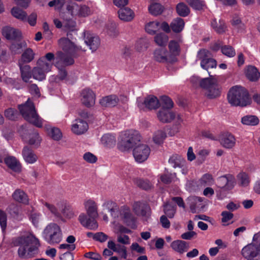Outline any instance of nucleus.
<instances>
[{
    "mask_svg": "<svg viewBox=\"0 0 260 260\" xmlns=\"http://www.w3.org/2000/svg\"><path fill=\"white\" fill-rule=\"evenodd\" d=\"M141 136L136 131H128L121 134L118 147L122 151H128L140 143Z\"/></svg>",
    "mask_w": 260,
    "mask_h": 260,
    "instance_id": "4",
    "label": "nucleus"
},
{
    "mask_svg": "<svg viewBox=\"0 0 260 260\" xmlns=\"http://www.w3.org/2000/svg\"><path fill=\"white\" fill-rule=\"evenodd\" d=\"M42 139L37 133L31 134L28 140V144L31 145L38 146L41 143Z\"/></svg>",
    "mask_w": 260,
    "mask_h": 260,
    "instance_id": "60",
    "label": "nucleus"
},
{
    "mask_svg": "<svg viewBox=\"0 0 260 260\" xmlns=\"http://www.w3.org/2000/svg\"><path fill=\"white\" fill-rule=\"evenodd\" d=\"M153 58L158 62H167L170 60V54L166 48H158L153 51Z\"/></svg>",
    "mask_w": 260,
    "mask_h": 260,
    "instance_id": "17",
    "label": "nucleus"
},
{
    "mask_svg": "<svg viewBox=\"0 0 260 260\" xmlns=\"http://www.w3.org/2000/svg\"><path fill=\"white\" fill-rule=\"evenodd\" d=\"M75 54L71 55L66 52L58 51L56 53L55 66L58 68H64L66 66L72 65L74 63V57Z\"/></svg>",
    "mask_w": 260,
    "mask_h": 260,
    "instance_id": "13",
    "label": "nucleus"
},
{
    "mask_svg": "<svg viewBox=\"0 0 260 260\" xmlns=\"http://www.w3.org/2000/svg\"><path fill=\"white\" fill-rule=\"evenodd\" d=\"M211 25L213 28L218 34H222L225 31L226 27L225 23L222 20L218 21L214 19L211 22Z\"/></svg>",
    "mask_w": 260,
    "mask_h": 260,
    "instance_id": "42",
    "label": "nucleus"
},
{
    "mask_svg": "<svg viewBox=\"0 0 260 260\" xmlns=\"http://www.w3.org/2000/svg\"><path fill=\"white\" fill-rule=\"evenodd\" d=\"M25 45L24 43L18 41L12 43L10 46V49L13 54H19L21 52L22 48Z\"/></svg>",
    "mask_w": 260,
    "mask_h": 260,
    "instance_id": "53",
    "label": "nucleus"
},
{
    "mask_svg": "<svg viewBox=\"0 0 260 260\" xmlns=\"http://www.w3.org/2000/svg\"><path fill=\"white\" fill-rule=\"evenodd\" d=\"M18 66L20 68L23 81L25 82H28L31 77L30 67L29 65H23L21 62H18Z\"/></svg>",
    "mask_w": 260,
    "mask_h": 260,
    "instance_id": "34",
    "label": "nucleus"
},
{
    "mask_svg": "<svg viewBox=\"0 0 260 260\" xmlns=\"http://www.w3.org/2000/svg\"><path fill=\"white\" fill-rule=\"evenodd\" d=\"M182 42L180 37H178L177 40H171L169 44L170 52L174 55H177L179 54L180 43Z\"/></svg>",
    "mask_w": 260,
    "mask_h": 260,
    "instance_id": "36",
    "label": "nucleus"
},
{
    "mask_svg": "<svg viewBox=\"0 0 260 260\" xmlns=\"http://www.w3.org/2000/svg\"><path fill=\"white\" fill-rule=\"evenodd\" d=\"M35 57V53L30 48L26 49L21 55V59L18 62L23 63H28L31 61Z\"/></svg>",
    "mask_w": 260,
    "mask_h": 260,
    "instance_id": "39",
    "label": "nucleus"
},
{
    "mask_svg": "<svg viewBox=\"0 0 260 260\" xmlns=\"http://www.w3.org/2000/svg\"><path fill=\"white\" fill-rule=\"evenodd\" d=\"M42 204L55 216L58 217L60 216V213L59 212L57 208L54 205L46 202H43Z\"/></svg>",
    "mask_w": 260,
    "mask_h": 260,
    "instance_id": "59",
    "label": "nucleus"
},
{
    "mask_svg": "<svg viewBox=\"0 0 260 260\" xmlns=\"http://www.w3.org/2000/svg\"><path fill=\"white\" fill-rule=\"evenodd\" d=\"M235 136L230 133L223 134L220 138V144L225 148L232 149L236 144Z\"/></svg>",
    "mask_w": 260,
    "mask_h": 260,
    "instance_id": "23",
    "label": "nucleus"
},
{
    "mask_svg": "<svg viewBox=\"0 0 260 260\" xmlns=\"http://www.w3.org/2000/svg\"><path fill=\"white\" fill-rule=\"evenodd\" d=\"M135 182L138 187L145 190L149 189L152 187V184L147 180H144L139 179L136 180Z\"/></svg>",
    "mask_w": 260,
    "mask_h": 260,
    "instance_id": "58",
    "label": "nucleus"
},
{
    "mask_svg": "<svg viewBox=\"0 0 260 260\" xmlns=\"http://www.w3.org/2000/svg\"><path fill=\"white\" fill-rule=\"evenodd\" d=\"M118 17L123 21H131L134 17V12L128 7H123L120 8L118 11Z\"/></svg>",
    "mask_w": 260,
    "mask_h": 260,
    "instance_id": "28",
    "label": "nucleus"
},
{
    "mask_svg": "<svg viewBox=\"0 0 260 260\" xmlns=\"http://www.w3.org/2000/svg\"><path fill=\"white\" fill-rule=\"evenodd\" d=\"M169 38L168 36L164 33L157 34L154 38L155 43L160 46H165Z\"/></svg>",
    "mask_w": 260,
    "mask_h": 260,
    "instance_id": "45",
    "label": "nucleus"
},
{
    "mask_svg": "<svg viewBox=\"0 0 260 260\" xmlns=\"http://www.w3.org/2000/svg\"><path fill=\"white\" fill-rule=\"evenodd\" d=\"M117 25L114 22H110L107 26V32L111 36H115L117 35L116 29Z\"/></svg>",
    "mask_w": 260,
    "mask_h": 260,
    "instance_id": "62",
    "label": "nucleus"
},
{
    "mask_svg": "<svg viewBox=\"0 0 260 260\" xmlns=\"http://www.w3.org/2000/svg\"><path fill=\"white\" fill-rule=\"evenodd\" d=\"M5 162L13 171L17 172L20 171L21 165L15 157L8 156L6 157Z\"/></svg>",
    "mask_w": 260,
    "mask_h": 260,
    "instance_id": "30",
    "label": "nucleus"
},
{
    "mask_svg": "<svg viewBox=\"0 0 260 260\" xmlns=\"http://www.w3.org/2000/svg\"><path fill=\"white\" fill-rule=\"evenodd\" d=\"M169 161L173 168H181L183 166L185 160L181 156L175 154L171 157Z\"/></svg>",
    "mask_w": 260,
    "mask_h": 260,
    "instance_id": "41",
    "label": "nucleus"
},
{
    "mask_svg": "<svg viewBox=\"0 0 260 260\" xmlns=\"http://www.w3.org/2000/svg\"><path fill=\"white\" fill-rule=\"evenodd\" d=\"M2 31L4 37L9 40H18L21 37V33L18 29L10 26L3 27Z\"/></svg>",
    "mask_w": 260,
    "mask_h": 260,
    "instance_id": "22",
    "label": "nucleus"
},
{
    "mask_svg": "<svg viewBox=\"0 0 260 260\" xmlns=\"http://www.w3.org/2000/svg\"><path fill=\"white\" fill-rule=\"evenodd\" d=\"M176 177L175 174H172L169 173H164L160 176V181L164 184H170L174 181Z\"/></svg>",
    "mask_w": 260,
    "mask_h": 260,
    "instance_id": "54",
    "label": "nucleus"
},
{
    "mask_svg": "<svg viewBox=\"0 0 260 260\" xmlns=\"http://www.w3.org/2000/svg\"><path fill=\"white\" fill-rule=\"evenodd\" d=\"M84 207L86 214L82 213L78 217L80 223L84 227L90 230H96L98 224L96 219L99 216L98 205L91 199L87 200L84 202Z\"/></svg>",
    "mask_w": 260,
    "mask_h": 260,
    "instance_id": "2",
    "label": "nucleus"
},
{
    "mask_svg": "<svg viewBox=\"0 0 260 260\" xmlns=\"http://www.w3.org/2000/svg\"><path fill=\"white\" fill-rule=\"evenodd\" d=\"M102 143L106 146L112 147L115 144V137L110 134H105L101 138Z\"/></svg>",
    "mask_w": 260,
    "mask_h": 260,
    "instance_id": "48",
    "label": "nucleus"
},
{
    "mask_svg": "<svg viewBox=\"0 0 260 260\" xmlns=\"http://www.w3.org/2000/svg\"><path fill=\"white\" fill-rule=\"evenodd\" d=\"M119 99L115 95H110L103 98L100 101L101 106L104 108L115 106L118 103Z\"/></svg>",
    "mask_w": 260,
    "mask_h": 260,
    "instance_id": "29",
    "label": "nucleus"
},
{
    "mask_svg": "<svg viewBox=\"0 0 260 260\" xmlns=\"http://www.w3.org/2000/svg\"><path fill=\"white\" fill-rule=\"evenodd\" d=\"M239 184L242 186H247L250 182L248 175L245 173H241L238 176Z\"/></svg>",
    "mask_w": 260,
    "mask_h": 260,
    "instance_id": "57",
    "label": "nucleus"
},
{
    "mask_svg": "<svg viewBox=\"0 0 260 260\" xmlns=\"http://www.w3.org/2000/svg\"><path fill=\"white\" fill-rule=\"evenodd\" d=\"M164 7L157 3H153L150 5L148 10L150 14L157 16L162 13L164 11Z\"/></svg>",
    "mask_w": 260,
    "mask_h": 260,
    "instance_id": "43",
    "label": "nucleus"
},
{
    "mask_svg": "<svg viewBox=\"0 0 260 260\" xmlns=\"http://www.w3.org/2000/svg\"><path fill=\"white\" fill-rule=\"evenodd\" d=\"M14 246L19 247L18 255L21 258H28L34 256L38 252L40 246L38 238L31 232H25L12 239Z\"/></svg>",
    "mask_w": 260,
    "mask_h": 260,
    "instance_id": "1",
    "label": "nucleus"
},
{
    "mask_svg": "<svg viewBox=\"0 0 260 260\" xmlns=\"http://www.w3.org/2000/svg\"><path fill=\"white\" fill-rule=\"evenodd\" d=\"M213 183V179L211 175L204 174L200 180V184L202 186H210Z\"/></svg>",
    "mask_w": 260,
    "mask_h": 260,
    "instance_id": "52",
    "label": "nucleus"
},
{
    "mask_svg": "<svg viewBox=\"0 0 260 260\" xmlns=\"http://www.w3.org/2000/svg\"><path fill=\"white\" fill-rule=\"evenodd\" d=\"M13 199L19 203L27 204L28 203V198L27 194L20 189H16L12 194Z\"/></svg>",
    "mask_w": 260,
    "mask_h": 260,
    "instance_id": "32",
    "label": "nucleus"
},
{
    "mask_svg": "<svg viewBox=\"0 0 260 260\" xmlns=\"http://www.w3.org/2000/svg\"><path fill=\"white\" fill-rule=\"evenodd\" d=\"M52 65V63L45 61L43 59H39L37 66L31 71L32 77L40 81L44 80L46 77V74L51 71Z\"/></svg>",
    "mask_w": 260,
    "mask_h": 260,
    "instance_id": "8",
    "label": "nucleus"
},
{
    "mask_svg": "<svg viewBox=\"0 0 260 260\" xmlns=\"http://www.w3.org/2000/svg\"><path fill=\"white\" fill-rule=\"evenodd\" d=\"M79 5L75 2L71 1H68L66 4L67 12L72 17H77L79 10Z\"/></svg>",
    "mask_w": 260,
    "mask_h": 260,
    "instance_id": "35",
    "label": "nucleus"
},
{
    "mask_svg": "<svg viewBox=\"0 0 260 260\" xmlns=\"http://www.w3.org/2000/svg\"><path fill=\"white\" fill-rule=\"evenodd\" d=\"M58 44L64 52L72 55L76 54L78 51L81 49L80 47L77 46L71 40L66 39V38L59 39Z\"/></svg>",
    "mask_w": 260,
    "mask_h": 260,
    "instance_id": "14",
    "label": "nucleus"
},
{
    "mask_svg": "<svg viewBox=\"0 0 260 260\" xmlns=\"http://www.w3.org/2000/svg\"><path fill=\"white\" fill-rule=\"evenodd\" d=\"M11 14L13 17L21 20L26 21L27 14L26 12L18 7H15L12 9Z\"/></svg>",
    "mask_w": 260,
    "mask_h": 260,
    "instance_id": "40",
    "label": "nucleus"
},
{
    "mask_svg": "<svg viewBox=\"0 0 260 260\" xmlns=\"http://www.w3.org/2000/svg\"><path fill=\"white\" fill-rule=\"evenodd\" d=\"M184 26V20L181 18H177L174 19L170 24L171 29L175 32H179L181 31Z\"/></svg>",
    "mask_w": 260,
    "mask_h": 260,
    "instance_id": "38",
    "label": "nucleus"
},
{
    "mask_svg": "<svg viewBox=\"0 0 260 260\" xmlns=\"http://www.w3.org/2000/svg\"><path fill=\"white\" fill-rule=\"evenodd\" d=\"M84 42L92 51H96L100 45V38L88 31L84 32Z\"/></svg>",
    "mask_w": 260,
    "mask_h": 260,
    "instance_id": "18",
    "label": "nucleus"
},
{
    "mask_svg": "<svg viewBox=\"0 0 260 260\" xmlns=\"http://www.w3.org/2000/svg\"><path fill=\"white\" fill-rule=\"evenodd\" d=\"M120 214L124 221L127 224L134 221L135 218L131 213L130 209L126 206L121 207Z\"/></svg>",
    "mask_w": 260,
    "mask_h": 260,
    "instance_id": "33",
    "label": "nucleus"
},
{
    "mask_svg": "<svg viewBox=\"0 0 260 260\" xmlns=\"http://www.w3.org/2000/svg\"><path fill=\"white\" fill-rule=\"evenodd\" d=\"M241 253L247 260H260V249L254 242L243 248Z\"/></svg>",
    "mask_w": 260,
    "mask_h": 260,
    "instance_id": "10",
    "label": "nucleus"
},
{
    "mask_svg": "<svg viewBox=\"0 0 260 260\" xmlns=\"http://www.w3.org/2000/svg\"><path fill=\"white\" fill-rule=\"evenodd\" d=\"M170 246L173 250L180 254L186 252L189 248L188 243L186 241L180 240L173 241Z\"/></svg>",
    "mask_w": 260,
    "mask_h": 260,
    "instance_id": "27",
    "label": "nucleus"
},
{
    "mask_svg": "<svg viewBox=\"0 0 260 260\" xmlns=\"http://www.w3.org/2000/svg\"><path fill=\"white\" fill-rule=\"evenodd\" d=\"M157 117L158 119L163 123L171 122L176 117L177 122L180 124L182 121L181 116L170 110L160 108L157 113Z\"/></svg>",
    "mask_w": 260,
    "mask_h": 260,
    "instance_id": "9",
    "label": "nucleus"
},
{
    "mask_svg": "<svg viewBox=\"0 0 260 260\" xmlns=\"http://www.w3.org/2000/svg\"><path fill=\"white\" fill-rule=\"evenodd\" d=\"M43 235L45 240L51 245L59 243L62 239L60 228L55 223L48 224L44 230Z\"/></svg>",
    "mask_w": 260,
    "mask_h": 260,
    "instance_id": "7",
    "label": "nucleus"
},
{
    "mask_svg": "<svg viewBox=\"0 0 260 260\" xmlns=\"http://www.w3.org/2000/svg\"><path fill=\"white\" fill-rule=\"evenodd\" d=\"M166 137L167 134L164 130H157L153 134V140L155 144H160L164 142Z\"/></svg>",
    "mask_w": 260,
    "mask_h": 260,
    "instance_id": "46",
    "label": "nucleus"
},
{
    "mask_svg": "<svg viewBox=\"0 0 260 260\" xmlns=\"http://www.w3.org/2000/svg\"><path fill=\"white\" fill-rule=\"evenodd\" d=\"M88 128V124L85 121L76 119L72 125V131L76 135H81L86 132Z\"/></svg>",
    "mask_w": 260,
    "mask_h": 260,
    "instance_id": "25",
    "label": "nucleus"
},
{
    "mask_svg": "<svg viewBox=\"0 0 260 260\" xmlns=\"http://www.w3.org/2000/svg\"><path fill=\"white\" fill-rule=\"evenodd\" d=\"M117 241L119 244L123 245H128L130 244V239L127 235L118 234L117 237Z\"/></svg>",
    "mask_w": 260,
    "mask_h": 260,
    "instance_id": "64",
    "label": "nucleus"
},
{
    "mask_svg": "<svg viewBox=\"0 0 260 260\" xmlns=\"http://www.w3.org/2000/svg\"><path fill=\"white\" fill-rule=\"evenodd\" d=\"M57 206L60 209L63 216L68 219H71L76 216V213L72 206L65 201H60L57 203Z\"/></svg>",
    "mask_w": 260,
    "mask_h": 260,
    "instance_id": "19",
    "label": "nucleus"
},
{
    "mask_svg": "<svg viewBox=\"0 0 260 260\" xmlns=\"http://www.w3.org/2000/svg\"><path fill=\"white\" fill-rule=\"evenodd\" d=\"M81 101L85 106L91 107L95 104V94L92 90L85 88L81 92Z\"/></svg>",
    "mask_w": 260,
    "mask_h": 260,
    "instance_id": "15",
    "label": "nucleus"
},
{
    "mask_svg": "<svg viewBox=\"0 0 260 260\" xmlns=\"http://www.w3.org/2000/svg\"><path fill=\"white\" fill-rule=\"evenodd\" d=\"M235 179L231 175L221 176L217 180V185L221 188L230 190L234 186Z\"/></svg>",
    "mask_w": 260,
    "mask_h": 260,
    "instance_id": "21",
    "label": "nucleus"
},
{
    "mask_svg": "<svg viewBox=\"0 0 260 260\" xmlns=\"http://www.w3.org/2000/svg\"><path fill=\"white\" fill-rule=\"evenodd\" d=\"M47 131L48 135L55 140H59L62 137V134L58 128L48 127Z\"/></svg>",
    "mask_w": 260,
    "mask_h": 260,
    "instance_id": "50",
    "label": "nucleus"
},
{
    "mask_svg": "<svg viewBox=\"0 0 260 260\" xmlns=\"http://www.w3.org/2000/svg\"><path fill=\"white\" fill-rule=\"evenodd\" d=\"M222 53L229 57H233L236 55L235 49L231 46L225 45L221 48Z\"/></svg>",
    "mask_w": 260,
    "mask_h": 260,
    "instance_id": "55",
    "label": "nucleus"
},
{
    "mask_svg": "<svg viewBox=\"0 0 260 260\" xmlns=\"http://www.w3.org/2000/svg\"><path fill=\"white\" fill-rule=\"evenodd\" d=\"M150 149L148 145L140 143L133 149V155L135 160L139 162L145 161L148 157Z\"/></svg>",
    "mask_w": 260,
    "mask_h": 260,
    "instance_id": "12",
    "label": "nucleus"
},
{
    "mask_svg": "<svg viewBox=\"0 0 260 260\" xmlns=\"http://www.w3.org/2000/svg\"><path fill=\"white\" fill-rule=\"evenodd\" d=\"M245 74L246 77L251 81H256L260 77V73L255 67L252 66L247 67Z\"/></svg>",
    "mask_w": 260,
    "mask_h": 260,
    "instance_id": "31",
    "label": "nucleus"
},
{
    "mask_svg": "<svg viewBox=\"0 0 260 260\" xmlns=\"http://www.w3.org/2000/svg\"><path fill=\"white\" fill-rule=\"evenodd\" d=\"M18 108L26 121L38 127L42 126V120L37 114L34 104L29 100L24 104L19 105Z\"/></svg>",
    "mask_w": 260,
    "mask_h": 260,
    "instance_id": "5",
    "label": "nucleus"
},
{
    "mask_svg": "<svg viewBox=\"0 0 260 260\" xmlns=\"http://www.w3.org/2000/svg\"><path fill=\"white\" fill-rule=\"evenodd\" d=\"M241 123L246 125L255 126L258 124L259 119L255 115H246L241 118Z\"/></svg>",
    "mask_w": 260,
    "mask_h": 260,
    "instance_id": "37",
    "label": "nucleus"
},
{
    "mask_svg": "<svg viewBox=\"0 0 260 260\" xmlns=\"http://www.w3.org/2000/svg\"><path fill=\"white\" fill-rule=\"evenodd\" d=\"M5 116L9 119L15 120L17 117V112L12 108H9L5 111Z\"/></svg>",
    "mask_w": 260,
    "mask_h": 260,
    "instance_id": "63",
    "label": "nucleus"
},
{
    "mask_svg": "<svg viewBox=\"0 0 260 260\" xmlns=\"http://www.w3.org/2000/svg\"><path fill=\"white\" fill-rule=\"evenodd\" d=\"M186 2L193 9L201 10L204 6L203 2L200 0H186Z\"/></svg>",
    "mask_w": 260,
    "mask_h": 260,
    "instance_id": "61",
    "label": "nucleus"
},
{
    "mask_svg": "<svg viewBox=\"0 0 260 260\" xmlns=\"http://www.w3.org/2000/svg\"><path fill=\"white\" fill-rule=\"evenodd\" d=\"M107 246L108 248L119 254L121 257L124 259L127 258V249L124 245L120 244H116L114 241H109Z\"/></svg>",
    "mask_w": 260,
    "mask_h": 260,
    "instance_id": "26",
    "label": "nucleus"
},
{
    "mask_svg": "<svg viewBox=\"0 0 260 260\" xmlns=\"http://www.w3.org/2000/svg\"><path fill=\"white\" fill-rule=\"evenodd\" d=\"M176 8L177 14L182 17H186L190 13L189 8L183 3H180L177 4Z\"/></svg>",
    "mask_w": 260,
    "mask_h": 260,
    "instance_id": "47",
    "label": "nucleus"
},
{
    "mask_svg": "<svg viewBox=\"0 0 260 260\" xmlns=\"http://www.w3.org/2000/svg\"><path fill=\"white\" fill-rule=\"evenodd\" d=\"M228 99L232 106L245 107L249 105L251 100L247 91L241 86H234L229 91Z\"/></svg>",
    "mask_w": 260,
    "mask_h": 260,
    "instance_id": "3",
    "label": "nucleus"
},
{
    "mask_svg": "<svg viewBox=\"0 0 260 260\" xmlns=\"http://www.w3.org/2000/svg\"><path fill=\"white\" fill-rule=\"evenodd\" d=\"M92 14L90 8L85 5H79V10L77 17H86Z\"/></svg>",
    "mask_w": 260,
    "mask_h": 260,
    "instance_id": "49",
    "label": "nucleus"
},
{
    "mask_svg": "<svg viewBox=\"0 0 260 260\" xmlns=\"http://www.w3.org/2000/svg\"><path fill=\"white\" fill-rule=\"evenodd\" d=\"M164 212L168 217L170 218H173L176 212L175 207L170 203H166L164 205Z\"/></svg>",
    "mask_w": 260,
    "mask_h": 260,
    "instance_id": "56",
    "label": "nucleus"
},
{
    "mask_svg": "<svg viewBox=\"0 0 260 260\" xmlns=\"http://www.w3.org/2000/svg\"><path fill=\"white\" fill-rule=\"evenodd\" d=\"M134 212L137 215L148 217L150 214L149 206L144 202H136L133 206Z\"/></svg>",
    "mask_w": 260,
    "mask_h": 260,
    "instance_id": "20",
    "label": "nucleus"
},
{
    "mask_svg": "<svg viewBox=\"0 0 260 260\" xmlns=\"http://www.w3.org/2000/svg\"><path fill=\"white\" fill-rule=\"evenodd\" d=\"M197 57L201 60V66L205 70L216 68L217 66L216 61L210 58V53L206 49L200 50L198 53Z\"/></svg>",
    "mask_w": 260,
    "mask_h": 260,
    "instance_id": "11",
    "label": "nucleus"
},
{
    "mask_svg": "<svg viewBox=\"0 0 260 260\" xmlns=\"http://www.w3.org/2000/svg\"><path fill=\"white\" fill-rule=\"evenodd\" d=\"M200 85L206 90L205 94L209 99L216 98L220 94L217 80L212 76L202 79L200 82Z\"/></svg>",
    "mask_w": 260,
    "mask_h": 260,
    "instance_id": "6",
    "label": "nucleus"
},
{
    "mask_svg": "<svg viewBox=\"0 0 260 260\" xmlns=\"http://www.w3.org/2000/svg\"><path fill=\"white\" fill-rule=\"evenodd\" d=\"M143 106L149 110L156 109L160 106V103L156 96L150 95L146 97L143 101L138 100V106L142 109Z\"/></svg>",
    "mask_w": 260,
    "mask_h": 260,
    "instance_id": "16",
    "label": "nucleus"
},
{
    "mask_svg": "<svg viewBox=\"0 0 260 260\" xmlns=\"http://www.w3.org/2000/svg\"><path fill=\"white\" fill-rule=\"evenodd\" d=\"M160 28V23L158 21H151L145 25L146 31L150 35H154Z\"/></svg>",
    "mask_w": 260,
    "mask_h": 260,
    "instance_id": "44",
    "label": "nucleus"
},
{
    "mask_svg": "<svg viewBox=\"0 0 260 260\" xmlns=\"http://www.w3.org/2000/svg\"><path fill=\"white\" fill-rule=\"evenodd\" d=\"M22 155L24 160L28 164L36 162L38 157L32 149L28 146L23 147L22 151Z\"/></svg>",
    "mask_w": 260,
    "mask_h": 260,
    "instance_id": "24",
    "label": "nucleus"
},
{
    "mask_svg": "<svg viewBox=\"0 0 260 260\" xmlns=\"http://www.w3.org/2000/svg\"><path fill=\"white\" fill-rule=\"evenodd\" d=\"M161 108H165L171 110L173 107L174 103L172 100L167 96H162L161 98Z\"/></svg>",
    "mask_w": 260,
    "mask_h": 260,
    "instance_id": "51",
    "label": "nucleus"
}]
</instances>
